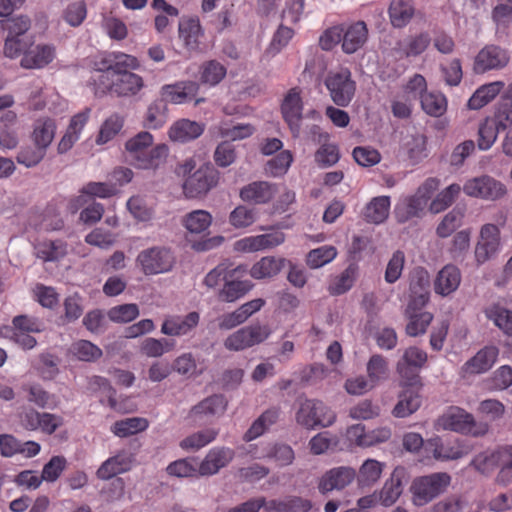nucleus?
<instances>
[{
    "mask_svg": "<svg viewBox=\"0 0 512 512\" xmlns=\"http://www.w3.org/2000/svg\"><path fill=\"white\" fill-rule=\"evenodd\" d=\"M312 502L298 496H288L280 500L267 501L266 511L268 512H309Z\"/></svg>",
    "mask_w": 512,
    "mask_h": 512,
    "instance_id": "nucleus-36",
    "label": "nucleus"
},
{
    "mask_svg": "<svg viewBox=\"0 0 512 512\" xmlns=\"http://www.w3.org/2000/svg\"><path fill=\"white\" fill-rule=\"evenodd\" d=\"M489 118L497 124L501 131L509 128L512 125V98L499 103L494 115Z\"/></svg>",
    "mask_w": 512,
    "mask_h": 512,
    "instance_id": "nucleus-64",
    "label": "nucleus"
},
{
    "mask_svg": "<svg viewBox=\"0 0 512 512\" xmlns=\"http://www.w3.org/2000/svg\"><path fill=\"white\" fill-rule=\"evenodd\" d=\"M337 256V249L332 245H324L311 250L306 257L307 265L312 269L323 267Z\"/></svg>",
    "mask_w": 512,
    "mask_h": 512,
    "instance_id": "nucleus-56",
    "label": "nucleus"
},
{
    "mask_svg": "<svg viewBox=\"0 0 512 512\" xmlns=\"http://www.w3.org/2000/svg\"><path fill=\"white\" fill-rule=\"evenodd\" d=\"M367 376L371 382L378 386L389 377V364L387 359L381 354H373L366 364Z\"/></svg>",
    "mask_w": 512,
    "mask_h": 512,
    "instance_id": "nucleus-48",
    "label": "nucleus"
},
{
    "mask_svg": "<svg viewBox=\"0 0 512 512\" xmlns=\"http://www.w3.org/2000/svg\"><path fill=\"white\" fill-rule=\"evenodd\" d=\"M505 451L506 446L497 450L481 452L472 459L470 465L482 474H489L503 461Z\"/></svg>",
    "mask_w": 512,
    "mask_h": 512,
    "instance_id": "nucleus-40",
    "label": "nucleus"
},
{
    "mask_svg": "<svg viewBox=\"0 0 512 512\" xmlns=\"http://www.w3.org/2000/svg\"><path fill=\"white\" fill-rule=\"evenodd\" d=\"M451 483V476L436 472L415 478L411 485L412 501L416 506H424L443 494Z\"/></svg>",
    "mask_w": 512,
    "mask_h": 512,
    "instance_id": "nucleus-4",
    "label": "nucleus"
},
{
    "mask_svg": "<svg viewBox=\"0 0 512 512\" xmlns=\"http://www.w3.org/2000/svg\"><path fill=\"white\" fill-rule=\"evenodd\" d=\"M415 5L412 0H392L388 14L394 28L407 26L415 15Z\"/></svg>",
    "mask_w": 512,
    "mask_h": 512,
    "instance_id": "nucleus-33",
    "label": "nucleus"
},
{
    "mask_svg": "<svg viewBox=\"0 0 512 512\" xmlns=\"http://www.w3.org/2000/svg\"><path fill=\"white\" fill-rule=\"evenodd\" d=\"M293 161V155L289 150L278 153L275 157L267 161L265 173L273 177L283 176L287 173Z\"/></svg>",
    "mask_w": 512,
    "mask_h": 512,
    "instance_id": "nucleus-58",
    "label": "nucleus"
},
{
    "mask_svg": "<svg viewBox=\"0 0 512 512\" xmlns=\"http://www.w3.org/2000/svg\"><path fill=\"white\" fill-rule=\"evenodd\" d=\"M56 56L52 44H38L24 51L20 64L25 69H41L50 64Z\"/></svg>",
    "mask_w": 512,
    "mask_h": 512,
    "instance_id": "nucleus-23",
    "label": "nucleus"
},
{
    "mask_svg": "<svg viewBox=\"0 0 512 512\" xmlns=\"http://www.w3.org/2000/svg\"><path fill=\"white\" fill-rule=\"evenodd\" d=\"M425 448L432 452L435 459L439 460H455L463 456L461 450L444 445L438 437L428 440Z\"/></svg>",
    "mask_w": 512,
    "mask_h": 512,
    "instance_id": "nucleus-61",
    "label": "nucleus"
},
{
    "mask_svg": "<svg viewBox=\"0 0 512 512\" xmlns=\"http://www.w3.org/2000/svg\"><path fill=\"white\" fill-rule=\"evenodd\" d=\"M295 419L301 426L313 429L316 426H331L336 420V414L320 400L305 399L300 402Z\"/></svg>",
    "mask_w": 512,
    "mask_h": 512,
    "instance_id": "nucleus-6",
    "label": "nucleus"
},
{
    "mask_svg": "<svg viewBox=\"0 0 512 512\" xmlns=\"http://www.w3.org/2000/svg\"><path fill=\"white\" fill-rule=\"evenodd\" d=\"M90 113L91 109L87 107L71 118L65 134L58 143L57 150L59 154L68 152L79 140L81 132L89 120Z\"/></svg>",
    "mask_w": 512,
    "mask_h": 512,
    "instance_id": "nucleus-24",
    "label": "nucleus"
},
{
    "mask_svg": "<svg viewBox=\"0 0 512 512\" xmlns=\"http://www.w3.org/2000/svg\"><path fill=\"white\" fill-rule=\"evenodd\" d=\"M464 211L461 208H454L448 212L436 229V233L441 238L449 237L458 227L462 225Z\"/></svg>",
    "mask_w": 512,
    "mask_h": 512,
    "instance_id": "nucleus-59",
    "label": "nucleus"
},
{
    "mask_svg": "<svg viewBox=\"0 0 512 512\" xmlns=\"http://www.w3.org/2000/svg\"><path fill=\"white\" fill-rule=\"evenodd\" d=\"M279 409L270 408L264 411L243 435L245 442H250L263 435L279 418Z\"/></svg>",
    "mask_w": 512,
    "mask_h": 512,
    "instance_id": "nucleus-37",
    "label": "nucleus"
},
{
    "mask_svg": "<svg viewBox=\"0 0 512 512\" xmlns=\"http://www.w3.org/2000/svg\"><path fill=\"white\" fill-rule=\"evenodd\" d=\"M442 427L464 435L481 437L487 434L489 426L485 422H477L474 416L460 407H450L440 418Z\"/></svg>",
    "mask_w": 512,
    "mask_h": 512,
    "instance_id": "nucleus-5",
    "label": "nucleus"
},
{
    "mask_svg": "<svg viewBox=\"0 0 512 512\" xmlns=\"http://www.w3.org/2000/svg\"><path fill=\"white\" fill-rule=\"evenodd\" d=\"M153 135L141 131L125 143L127 159L132 166L143 170H156L166 162L169 148L166 144L153 145Z\"/></svg>",
    "mask_w": 512,
    "mask_h": 512,
    "instance_id": "nucleus-2",
    "label": "nucleus"
},
{
    "mask_svg": "<svg viewBox=\"0 0 512 512\" xmlns=\"http://www.w3.org/2000/svg\"><path fill=\"white\" fill-rule=\"evenodd\" d=\"M276 192L275 184L267 181H255L241 188L240 198L245 202L266 204L275 196Z\"/></svg>",
    "mask_w": 512,
    "mask_h": 512,
    "instance_id": "nucleus-27",
    "label": "nucleus"
},
{
    "mask_svg": "<svg viewBox=\"0 0 512 512\" xmlns=\"http://www.w3.org/2000/svg\"><path fill=\"white\" fill-rule=\"evenodd\" d=\"M391 200L389 196H378L371 199L366 205L363 215L367 222L373 224L383 223L389 216Z\"/></svg>",
    "mask_w": 512,
    "mask_h": 512,
    "instance_id": "nucleus-38",
    "label": "nucleus"
},
{
    "mask_svg": "<svg viewBox=\"0 0 512 512\" xmlns=\"http://www.w3.org/2000/svg\"><path fill=\"white\" fill-rule=\"evenodd\" d=\"M405 470L402 467H396L390 478L386 480L379 495V500L384 506L393 505L403 492V478Z\"/></svg>",
    "mask_w": 512,
    "mask_h": 512,
    "instance_id": "nucleus-32",
    "label": "nucleus"
},
{
    "mask_svg": "<svg viewBox=\"0 0 512 512\" xmlns=\"http://www.w3.org/2000/svg\"><path fill=\"white\" fill-rule=\"evenodd\" d=\"M56 132V123L50 118H40L35 121L32 138L37 147L46 150L52 143Z\"/></svg>",
    "mask_w": 512,
    "mask_h": 512,
    "instance_id": "nucleus-42",
    "label": "nucleus"
},
{
    "mask_svg": "<svg viewBox=\"0 0 512 512\" xmlns=\"http://www.w3.org/2000/svg\"><path fill=\"white\" fill-rule=\"evenodd\" d=\"M132 463V455L127 451H120L101 464L96 472V476L100 480H110L118 474L129 471Z\"/></svg>",
    "mask_w": 512,
    "mask_h": 512,
    "instance_id": "nucleus-26",
    "label": "nucleus"
},
{
    "mask_svg": "<svg viewBox=\"0 0 512 512\" xmlns=\"http://www.w3.org/2000/svg\"><path fill=\"white\" fill-rule=\"evenodd\" d=\"M36 255L44 261H56L66 255V244L61 240H46L35 247Z\"/></svg>",
    "mask_w": 512,
    "mask_h": 512,
    "instance_id": "nucleus-52",
    "label": "nucleus"
},
{
    "mask_svg": "<svg viewBox=\"0 0 512 512\" xmlns=\"http://www.w3.org/2000/svg\"><path fill=\"white\" fill-rule=\"evenodd\" d=\"M218 181V171L209 165H203L185 179L182 184L183 193L189 199L203 197Z\"/></svg>",
    "mask_w": 512,
    "mask_h": 512,
    "instance_id": "nucleus-11",
    "label": "nucleus"
},
{
    "mask_svg": "<svg viewBox=\"0 0 512 512\" xmlns=\"http://www.w3.org/2000/svg\"><path fill=\"white\" fill-rule=\"evenodd\" d=\"M437 187L438 180L429 178L417 189L414 195L400 198L394 208L397 221L405 223L414 217H419Z\"/></svg>",
    "mask_w": 512,
    "mask_h": 512,
    "instance_id": "nucleus-3",
    "label": "nucleus"
},
{
    "mask_svg": "<svg viewBox=\"0 0 512 512\" xmlns=\"http://www.w3.org/2000/svg\"><path fill=\"white\" fill-rule=\"evenodd\" d=\"M501 130L489 117H486L478 127L477 145L480 150H489L496 142Z\"/></svg>",
    "mask_w": 512,
    "mask_h": 512,
    "instance_id": "nucleus-54",
    "label": "nucleus"
},
{
    "mask_svg": "<svg viewBox=\"0 0 512 512\" xmlns=\"http://www.w3.org/2000/svg\"><path fill=\"white\" fill-rule=\"evenodd\" d=\"M500 229L498 226L484 224L479 232V239L475 247V259L478 264H483L494 257L500 250Z\"/></svg>",
    "mask_w": 512,
    "mask_h": 512,
    "instance_id": "nucleus-16",
    "label": "nucleus"
},
{
    "mask_svg": "<svg viewBox=\"0 0 512 512\" xmlns=\"http://www.w3.org/2000/svg\"><path fill=\"white\" fill-rule=\"evenodd\" d=\"M148 426L149 422L147 419L142 417H131L116 421L111 427V431L118 437H128L145 431Z\"/></svg>",
    "mask_w": 512,
    "mask_h": 512,
    "instance_id": "nucleus-49",
    "label": "nucleus"
},
{
    "mask_svg": "<svg viewBox=\"0 0 512 512\" xmlns=\"http://www.w3.org/2000/svg\"><path fill=\"white\" fill-rule=\"evenodd\" d=\"M297 88L290 89L283 99L281 112L285 122L294 137H298L301 130V121L303 114V102Z\"/></svg>",
    "mask_w": 512,
    "mask_h": 512,
    "instance_id": "nucleus-18",
    "label": "nucleus"
},
{
    "mask_svg": "<svg viewBox=\"0 0 512 512\" xmlns=\"http://www.w3.org/2000/svg\"><path fill=\"white\" fill-rule=\"evenodd\" d=\"M253 287L249 280H233L227 278L224 287L220 291L219 297L226 302H234L243 297Z\"/></svg>",
    "mask_w": 512,
    "mask_h": 512,
    "instance_id": "nucleus-51",
    "label": "nucleus"
},
{
    "mask_svg": "<svg viewBox=\"0 0 512 512\" xmlns=\"http://www.w3.org/2000/svg\"><path fill=\"white\" fill-rule=\"evenodd\" d=\"M93 77L96 94L112 93L117 96L136 95L143 87L141 76L129 70L139 66L138 60L123 52H111L102 57Z\"/></svg>",
    "mask_w": 512,
    "mask_h": 512,
    "instance_id": "nucleus-1",
    "label": "nucleus"
},
{
    "mask_svg": "<svg viewBox=\"0 0 512 512\" xmlns=\"http://www.w3.org/2000/svg\"><path fill=\"white\" fill-rule=\"evenodd\" d=\"M461 283V272L455 265L444 266L434 281V290L437 294L447 296L457 290Z\"/></svg>",
    "mask_w": 512,
    "mask_h": 512,
    "instance_id": "nucleus-31",
    "label": "nucleus"
},
{
    "mask_svg": "<svg viewBox=\"0 0 512 512\" xmlns=\"http://www.w3.org/2000/svg\"><path fill=\"white\" fill-rule=\"evenodd\" d=\"M173 369L180 375L198 377L206 369L204 361H197L192 353H183L173 362Z\"/></svg>",
    "mask_w": 512,
    "mask_h": 512,
    "instance_id": "nucleus-45",
    "label": "nucleus"
},
{
    "mask_svg": "<svg viewBox=\"0 0 512 512\" xmlns=\"http://www.w3.org/2000/svg\"><path fill=\"white\" fill-rule=\"evenodd\" d=\"M136 263L145 275H157L167 273L173 268L175 256L166 246H153L142 250L136 258Z\"/></svg>",
    "mask_w": 512,
    "mask_h": 512,
    "instance_id": "nucleus-7",
    "label": "nucleus"
},
{
    "mask_svg": "<svg viewBox=\"0 0 512 512\" xmlns=\"http://www.w3.org/2000/svg\"><path fill=\"white\" fill-rule=\"evenodd\" d=\"M124 119L119 114L110 115L101 125L96 138L98 145H103L112 140L122 129Z\"/></svg>",
    "mask_w": 512,
    "mask_h": 512,
    "instance_id": "nucleus-57",
    "label": "nucleus"
},
{
    "mask_svg": "<svg viewBox=\"0 0 512 512\" xmlns=\"http://www.w3.org/2000/svg\"><path fill=\"white\" fill-rule=\"evenodd\" d=\"M227 401L222 395H212L191 407L187 418L193 425H202L211 422L224 414Z\"/></svg>",
    "mask_w": 512,
    "mask_h": 512,
    "instance_id": "nucleus-14",
    "label": "nucleus"
},
{
    "mask_svg": "<svg viewBox=\"0 0 512 512\" xmlns=\"http://www.w3.org/2000/svg\"><path fill=\"white\" fill-rule=\"evenodd\" d=\"M504 87L502 81H495L479 87L469 98L467 106L471 110H479L491 102Z\"/></svg>",
    "mask_w": 512,
    "mask_h": 512,
    "instance_id": "nucleus-39",
    "label": "nucleus"
},
{
    "mask_svg": "<svg viewBox=\"0 0 512 512\" xmlns=\"http://www.w3.org/2000/svg\"><path fill=\"white\" fill-rule=\"evenodd\" d=\"M510 56L507 50L497 45H486L475 57L473 70L482 74L490 70H500L507 66Z\"/></svg>",
    "mask_w": 512,
    "mask_h": 512,
    "instance_id": "nucleus-17",
    "label": "nucleus"
},
{
    "mask_svg": "<svg viewBox=\"0 0 512 512\" xmlns=\"http://www.w3.org/2000/svg\"><path fill=\"white\" fill-rule=\"evenodd\" d=\"M498 355L497 347L485 346L464 364L463 369L469 374L485 373L495 364Z\"/></svg>",
    "mask_w": 512,
    "mask_h": 512,
    "instance_id": "nucleus-30",
    "label": "nucleus"
},
{
    "mask_svg": "<svg viewBox=\"0 0 512 512\" xmlns=\"http://www.w3.org/2000/svg\"><path fill=\"white\" fill-rule=\"evenodd\" d=\"M324 83L332 101L337 106L346 107L349 105L356 91V83L352 79L349 69L341 68L338 71L329 72Z\"/></svg>",
    "mask_w": 512,
    "mask_h": 512,
    "instance_id": "nucleus-8",
    "label": "nucleus"
},
{
    "mask_svg": "<svg viewBox=\"0 0 512 512\" xmlns=\"http://www.w3.org/2000/svg\"><path fill=\"white\" fill-rule=\"evenodd\" d=\"M70 352L80 361L92 362L102 356V350L88 340H79L70 347Z\"/></svg>",
    "mask_w": 512,
    "mask_h": 512,
    "instance_id": "nucleus-60",
    "label": "nucleus"
},
{
    "mask_svg": "<svg viewBox=\"0 0 512 512\" xmlns=\"http://www.w3.org/2000/svg\"><path fill=\"white\" fill-rule=\"evenodd\" d=\"M401 149L416 164L427 156L426 138L422 134L407 135L402 141Z\"/></svg>",
    "mask_w": 512,
    "mask_h": 512,
    "instance_id": "nucleus-43",
    "label": "nucleus"
},
{
    "mask_svg": "<svg viewBox=\"0 0 512 512\" xmlns=\"http://www.w3.org/2000/svg\"><path fill=\"white\" fill-rule=\"evenodd\" d=\"M422 109L431 116L439 117L447 109V101L443 94L424 92L421 94Z\"/></svg>",
    "mask_w": 512,
    "mask_h": 512,
    "instance_id": "nucleus-55",
    "label": "nucleus"
},
{
    "mask_svg": "<svg viewBox=\"0 0 512 512\" xmlns=\"http://www.w3.org/2000/svg\"><path fill=\"white\" fill-rule=\"evenodd\" d=\"M512 385V367L503 365L495 370L487 380V386L491 390H505Z\"/></svg>",
    "mask_w": 512,
    "mask_h": 512,
    "instance_id": "nucleus-63",
    "label": "nucleus"
},
{
    "mask_svg": "<svg viewBox=\"0 0 512 512\" xmlns=\"http://www.w3.org/2000/svg\"><path fill=\"white\" fill-rule=\"evenodd\" d=\"M219 430L213 427H207L193 432L183 438L179 446L186 451H198L216 440Z\"/></svg>",
    "mask_w": 512,
    "mask_h": 512,
    "instance_id": "nucleus-35",
    "label": "nucleus"
},
{
    "mask_svg": "<svg viewBox=\"0 0 512 512\" xmlns=\"http://www.w3.org/2000/svg\"><path fill=\"white\" fill-rule=\"evenodd\" d=\"M286 262V259L281 257H262L251 267L250 275L257 280L275 277L284 268Z\"/></svg>",
    "mask_w": 512,
    "mask_h": 512,
    "instance_id": "nucleus-34",
    "label": "nucleus"
},
{
    "mask_svg": "<svg viewBox=\"0 0 512 512\" xmlns=\"http://www.w3.org/2000/svg\"><path fill=\"white\" fill-rule=\"evenodd\" d=\"M199 321L200 315L196 311H192L185 316L170 315L164 319L161 325V333L173 337L186 336L198 326Z\"/></svg>",
    "mask_w": 512,
    "mask_h": 512,
    "instance_id": "nucleus-20",
    "label": "nucleus"
},
{
    "mask_svg": "<svg viewBox=\"0 0 512 512\" xmlns=\"http://www.w3.org/2000/svg\"><path fill=\"white\" fill-rule=\"evenodd\" d=\"M484 314L505 334L512 336V311L493 303L484 309Z\"/></svg>",
    "mask_w": 512,
    "mask_h": 512,
    "instance_id": "nucleus-46",
    "label": "nucleus"
},
{
    "mask_svg": "<svg viewBox=\"0 0 512 512\" xmlns=\"http://www.w3.org/2000/svg\"><path fill=\"white\" fill-rule=\"evenodd\" d=\"M198 91L199 84L195 81H180L161 88L162 96L174 104H183L191 100Z\"/></svg>",
    "mask_w": 512,
    "mask_h": 512,
    "instance_id": "nucleus-29",
    "label": "nucleus"
},
{
    "mask_svg": "<svg viewBox=\"0 0 512 512\" xmlns=\"http://www.w3.org/2000/svg\"><path fill=\"white\" fill-rule=\"evenodd\" d=\"M356 478V470L350 466H337L325 471L317 481L320 494L326 496L336 491L341 492L350 486Z\"/></svg>",
    "mask_w": 512,
    "mask_h": 512,
    "instance_id": "nucleus-12",
    "label": "nucleus"
},
{
    "mask_svg": "<svg viewBox=\"0 0 512 512\" xmlns=\"http://www.w3.org/2000/svg\"><path fill=\"white\" fill-rule=\"evenodd\" d=\"M179 39L184 48L190 52H198L200 50L203 30L198 18H183L178 25Z\"/></svg>",
    "mask_w": 512,
    "mask_h": 512,
    "instance_id": "nucleus-22",
    "label": "nucleus"
},
{
    "mask_svg": "<svg viewBox=\"0 0 512 512\" xmlns=\"http://www.w3.org/2000/svg\"><path fill=\"white\" fill-rule=\"evenodd\" d=\"M205 125L189 119H180L169 128V138L174 142L186 143L197 139L204 132Z\"/></svg>",
    "mask_w": 512,
    "mask_h": 512,
    "instance_id": "nucleus-28",
    "label": "nucleus"
},
{
    "mask_svg": "<svg viewBox=\"0 0 512 512\" xmlns=\"http://www.w3.org/2000/svg\"><path fill=\"white\" fill-rule=\"evenodd\" d=\"M286 240V235L279 229H269L267 233L247 236L237 240L234 243V249L237 252L252 253L263 250H269L282 245Z\"/></svg>",
    "mask_w": 512,
    "mask_h": 512,
    "instance_id": "nucleus-15",
    "label": "nucleus"
},
{
    "mask_svg": "<svg viewBox=\"0 0 512 512\" xmlns=\"http://www.w3.org/2000/svg\"><path fill=\"white\" fill-rule=\"evenodd\" d=\"M463 191L468 196L489 201L499 200L507 194V188L501 181L487 175L468 180Z\"/></svg>",
    "mask_w": 512,
    "mask_h": 512,
    "instance_id": "nucleus-13",
    "label": "nucleus"
},
{
    "mask_svg": "<svg viewBox=\"0 0 512 512\" xmlns=\"http://www.w3.org/2000/svg\"><path fill=\"white\" fill-rule=\"evenodd\" d=\"M167 104L163 99L152 102L146 111L144 125L149 129H158L162 127L168 119Z\"/></svg>",
    "mask_w": 512,
    "mask_h": 512,
    "instance_id": "nucleus-50",
    "label": "nucleus"
},
{
    "mask_svg": "<svg viewBox=\"0 0 512 512\" xmlns=\"http://www.w3.org/2000/svg\"><path fill=\"white\" fill-rule=\"evenodd\" d=\"M384 464L375 459H366L356 472L355 480L360 487H371L381 477Z\"/></svg>",
    "mask_w": 512,
    "mask_h": 512,
    "instance_id": "nucleus-41",
    "label": "nucleus"
},
{
    "mask_svg": "<svg viewBox=\"0 0 512 512\" xmlns=\"http://www.w3.org/2000/svg\"><path fill=\"white\" fill-rule=\"evenodd\" d=\"M430 41L428 33H420L398 42L397 48L405 57H416L427 49Z\"/></svg>",
    "mask_w": 512,
    "mask_h": 512,
    "instance_id": "nucleus-47",
    "label": "nucleus"
},
{
    "mask_svg": "<svg viewBox=\"0 0 512 512\" xmlns=\"http://www.w3.org/2000/svg\"><path fill=\"white\" fill-rule=\"evenodd\" d=\"M342 49L346 54L358 51L368 39V28L364 21L343 26Z\"/></svg>",
    "mask_w": 512,
    "mask_h": 512,
    "instance_id": "nucleus-25",
    "label": "nucleus"
},
{
    "mask_svg": "<svg viewBox=\"0 0 512 512\" xmlns=\"http://www.w3.org/2000/svg\"><path fill=\"white\" fill-rule=\"evenodd\" d=\"M175 341L167 338H146L140 346V352L147 357H161L163 354L173 350Z\"/></svg>",
    "mask_w": 512,
    "mask_h": 512,
    "instance_id": "nucleus-53",
    "label": "nucleus"
},
{
    "mask_svg": "<svg viewBox=\"0 0 512 512\" xmlns=\"http://www.w3.org/2000/svg\"><path fill=\"white\" fill-rule=\"evenodd\" d=\"M427 362V353L418 347H409L404 350L396 364V371L400 377L399 385L415 386L422 383L419 371Z\"/></svg>",
    "mask_w": 512,
    "mask_h": 512,
    "instance_id": "nucleus-9",
    "label": "nucleus"
},
{
    "mask_svg": "<svg viewBox=\"0 0 512 512\" xmlns=\"http://www.w3.org/2000/svg\"><path fill=\"white\" fill-rule=\"evenodd\" d=\"M270 334L268 325L251 324L228 335L223 345L229 351H242L264 342Z\"/></svg>",
    "mask_w": 512,
    "mask_h": 512,
    "instance_id": "nucleus-10",
    "label": "nucleus"
},
{
    "mask_svg": "<svg viewBox=\"0 0 512 512\" xmlns=\"http://www.w3.org/2000/svg\"><path fill=\"white\" fill-rule=\"evenodd\" d=\"M235 452L232 448L217 446L210 449L198 465L199 476H212L222 468L229 465L234 459Z\"/></svg>",
    "mask_w": 512,
    "mask_h": 512,
    "instance_id": "nucleus-19",
    "label": "nucleus"
},
{
    "mask_svg": "<svg viewBox=\"0 0 512 512\" xmlns=\"http://www.w3.org/2000/svg\"><path fill=\"white\" fill-rule=\"evenodd\" d=\"M212 220L210 212L198 209L184 215L181 223L188 232L200 234L210 227Z\"/></svg>",
    "mask_w": 512,
    "mask_h": 512,
    "instance_id": "nucleus-44",
    "label": "nucleus"
},
{
    "mask_svg": "<svg viewBox=\"0 0 512 512\" xmlns=\"http://www.w3.org/2000/svg\"><path fill=\"white\" fill-rule=\"evenodd\" d=\"M402 391L398 395V402L392 414L397 418H405L416 412L421 405L420 390L422 383L415 386L399 385Z\"/></svg>",
    "mask_w": 512,
    "mask_h": 512,
    "instance_id": "nucleus-21",
    "label": "nucleus"
},
{
    "mask_svg": "<svg viewBox=\"0 0 512 512\" xmlns=\"http://www.w3.org/2000/svg\"><path fill=\"white\" fill-rule=\"evenodd\" d=\"M460 191V185L455 183L449 185L447 188L441 191L431 202L429 207L430 211L435 214L442 212L454 202Z\"/></svg>",
    "mask_w": 512,
    "mask_h": 512,
    "instance_id": "nucleus-62",
    "label": "nucleus"
}]
</instances>
